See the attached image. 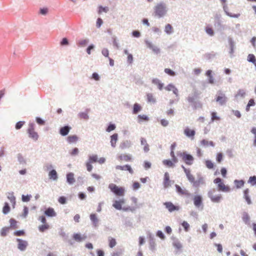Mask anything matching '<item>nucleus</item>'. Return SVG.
Here are the masks:
<instances>
[{
    "mask_svg": "<svg viewBox=\"0 0 256 256\" xmlns=\"http://www.w3.org/2000/svg\"><path fill=\"white\" fill-rule=\"evenodd\" d=\"M124 204V199L121 198L119 200H116L113 202V204L112 206L117 210H122L125 212H133L134 210L136 208L132 207V206H126L122 208V206Z\"/></svg>",
    "mask_w": 256,
    "mask_h": 256,
    "instance_id": "nucleus-1",
    "label": "nucleus"
},
{
    "mask_svg": "<svg viewBox=\"0 0 256 256\" xmlns=\"http://www.w3.org/2000/svg\"><path fill=\"white\" fill-rule=\"evenodd\" d=\"M178 156L181 158L182 160L185 163V164L190 166L192 164L194 158L192 156L187 154L185 152H178Z\"/></svg>",
    "mask_w": 256,
    "mask_h": 256,
    "instance_id": "nucleus-2",
    "label": "nucleus"
},
{
    "mask_svg": "<svg viewBox=\"0 0 256 256\" xmlns=\"http://www.w3.org/2000/svg\"><path fill=\"white\" fill-rule=\"evenodd\" d=\"M154 10L156 16H163L168 10L166 4L163 2H160L156 6Z\"/></svg>",
    "mask_w": 256,
    "mask_h": 256,
    "instance_id": "nucleus-3",
    "label": "nucleus"
},
{
    "mask_svg": "<svg viewBox=\"0 0 256 256\" xmlns=\"http://www.w3.org/2000/svg\"><path fill=\"white\" fill-rule=\"evenodd\" d=\"M108 187L110 192L117 196H122L124 195V188L122 186H118L114 184H110Z\"/></svg>",
    "mask_w": 256,
    "mask_h": 256,
    "instance_id": "nucleus-4",
    "label": "nucleus"
},
{
    "mask_svg": "<svg viewBox=\"0 0 256 256\" xmlns=\"http://www.w3.org/2000/svg\"><path fill=\"white\" fill-rule=\"evenodd\" d=\"M214 184H217V190L219 192H228L230 190V187L224 184L222 179L219 178L214 180Z\"/></svg>",
    "mask_w": 256,
    "mask_h": 256,
    "instance_id": "nucleus-5",
    "label": "nucleus"
},
{
    "mask_svg": "<svg viewBox=\"0 0 256 256\" xmlns=\"http://www.w3.org/2000/svg\"><path fill=\"white\" fill-rule=\"evenodd\" d=\"M208 197L210 199L211 202L214 203H218L222 200L221 194H215L214 190H210L208 192Z\"/></svg>",
    "mask_w": 256,
    "mask_h": 256,
    "instance_id": "nucleus-6",
    "label": "nucleus"
},
{
    "mask_svg": "<svg viewBox=\"0 0 256 256\" xmlns=\"http://www.w3.org/2000/svg\"><path fill=\"white\" fill-rule=\"evenodd\" d=\"M164 206L169 212H172L174 211H178L180 210V206L173 204L170 202H164Z\"/></svg>",
    "mask_w": 256,
    "mask_h": 256,
    "instance_id": "nucleus-7",
    "label": "nucleus"
},
{
    "mask_svg": "<svg viewBox=\"0 0 256 256\" xmlns=\"http://www.w3.org/2000/svg\"><path fill=\"white\" fill-rule=\"evenodd\" d=\"M28 133L29 138H30L32 140L36 141L38 138V134L34 130V128L32 126H30L28 130Z\"/></svg>",
    "mask_w": 256,
    "mask_h": 256,
    "instance_id": "nucleus-8",
    "label": "nucleus"
},
{
    "mask_svg": "<svg viewBox=\"0 0 256 256\" xmlns=\"http://www.w3.org/2000/svg\"><path fill=\"white\" fill-rule=\"evenodd\" d=\"M72 238L77 242H82L86 239V236L82 235L80 234H74L72 236Z\"/></svg>",
    "mask_w": 256,
    "mask_h": 256,
    "instance_id": "nucleus-9",
    "label": "nucleus"
},
{
    "mask_svg": "<svg viewBox=\"0 0 256 256\" xmlns=\"http://www.w3.org/2000/svg\"><path fill=\"white\" fill-rule=\"evenodd\" d=\"M171 183L170 180V176L167 172H164V181H163V186H164V188L170 186Z\"/></svg>",
    "mask_w": 256,
    "mask_h": 256,
    "instance_id": "nucleus-10",
    "label": "nucleus"
},
{
    "mask_svg": "<svg viewBox=\"0 0 256 256\" xmlns=\"http://www.w3.org/2000/svg\"><path fill=\"white\" fill-rule=\"evenodd\" d=\"M184 134L193 140V138H194V136H195V131L186 127V128L184 129Z\"/></svg>",
    "mask_w": 256,
    "mask_h": 256,
    "instance_id": "nucleus-11",
    "label": "nucleus"
},
{
    "mask_svg": "<svg viewBox=\"0 0 256 256\" xmlns=\"http://www.w3.org/2000/svg\"><path fill=\"white\" fill-rule=\"evenodd\" d=\"M176 192L179 194L181 196H189V192L185 189L182 188L180 186H178V184H176Z\"/></svg>",
    "mask_w": 256,
    "mask_h": 256,
    "instance_id": "nucleus-12",
    "label": "nucleus"
},
{
    "mask_svg": "<svg viewBox=\"0 0 256 256\" xmlns=\"http://www.w3.org/2000/svg\"><path fill=\"white\" fill-rule=\"evenodd\" d=\"M16 240H18V249L20 250L21 251H24L26 250L27 246V242L20 239H18Z\"/></svg>",
    "mask_w": 256,
    "mask_h": 256,
    "instance_id": "nucleus-13",
    "label": "nucleus"
},
{
    "mask_svg": "<svg viewBox=\"0 0 256 256\" xmlns=\"http://www.w3.org/2000/svg\"><path fill=\"white\" fill-rule=\"evenodd\" d=\"M177 162H174L172 159V160H164L162 161V164H163L164 166H167V168H174V164Z\"/></svg>",
    "mask_w": 256,
    "mask_h": 256,
    "instance_id": "nucleus-14",
    "label": "nucleus"
},
{
    "mask_svg": "<svg viewBox=\"0 0 256 256\" xmlns=\"http://www.w3.org/2000/svg\"><path fill=\"white\" fill-rule=\"evenodd\" d=\"M116 170H128V171L129 173L132 174H133V170H132V168H130V166L128 165H126L124 166H116Z\"/></svg>",
    "mask_w": 256,
    "mask_h": 256,
    "instance_id": "nucleus-15",
    "label": "nucleus"
},
{
    "mask_svg": "<svg viewBox=\"0 0 256 256\" xmlns=\"http://www.w3.org/2000/svg\"><path fill=\"white\" fill-rule=\"evenodd\" d=\"M164 89L167 91H172L174 94L176 96H178V90L172 84L167 85L166 87L164 88Z\"/></svg>",
    "mask_w": 256,
    "mask_h": 256,
    "instance_id": "nucleus-16",
    "label": "nucleus"
},
{
    "mask_svg": "<svg viewBox=\"0 0 256 256\" xmlns=\"http://www.w3.org/2000/svg\"><path fill=\"white\" fill-rule=\"evenodd\" d=\"M194 204L195 206L199 208L202 205V196L196 195L194 198Z\"/></svg>",
    "mask_w": 256,
    "mask_h": 256,
    "instance_id": "nucleus-17",
    "label": "nucleus"
},
{
    "mask_svg": "<svg viewBox=\"0 0 256 256\" xmlns=\"http://www.w3.org/2000/svg\"><path fill=\"white\" fill-rule=\"evenodd\" d=\"M70 130V127L68 126H64L60 129V134L62 136H65L68 134V132Z\"/></svg>",
    "mask_w": 256,
    "mask_h": 256,
    "instance_id": "nucleus-18",
    "label": "nucleus"
},
{
    "mask_svg": "<svg viewBox=\"0 0 256 256\" xmlns=\"http://www.w3.org/2000/svg\"><path fill=\"white\" fill-rule=\"evenodd\" d=\"M44 214L48 216L54 217L56 216V213L54 212V210L52 208H48V209L44 211Z\"/></svg>",
    "mask_w": 256,
    "mask_h": 256,
    "instance_id": "nucleus-19",
    "label": "nucleus"
},
{
    "mask_svg": "<svg viewBox=\"0 0 256 256\" xmlns=\"http://www.w3.org/2000/svg\"><path fill=\"white\" fill-rule=\"evenodd\" d=\"M118 140V134H112L110 136V145H112V148H115L116 145V142H117Z\"/></svg>",
    "mask_w": 256,
    "mask_h": 256,
    "instance_id": "nucleus-20",
    "label": "nucleus"
},
{
    "mask_svg": "<svg viewBox=\"0 0 256 256\" xmlns=\"http://www.w3.org/2000/svg\"><path fill=\"white\" fill-rule=\"evenodd\" d=\"M216 100L217 102H218L220 104L223 105L226 104V97L224 95L222 94V96H217Z\"/></svg>",
    "mask_w": 256,
    "mask_h": 256,
    "instance_id": "nucleus-21",
    "label": "nucleus"
},
{
    "mask_svg": "<svg viewBox=\"0 0 256 256\" xmlns=\"http://www.w3.org/2000/svg\"><path fill=\"white\" fill-rule=\"evenodd\" d=\"M90 220H91V222H93L94 226H98V218H96V215L95 214H90Z\"/></svg>",
    "mask_w": 256,
    "mask_h": 256,
    "instance_id": "nucleus-22",
    "label": "nucleus"
},
{
    "mask_svg": "<svg viewBox=\"0 0 256 256\" xmlns=\"http://www.w3.org/2000/svg\"><path fill=\"white\" fill-rule=\"evenodd\" d=\"M48 178H50V180H56L58 178L56 170H51L50 172H48Z\"/></svg>",
    "mask_w": 256,
    "mask_h": 256,
    "instance_id": "nucleus-23",
    "label": "nucleus"
},
{
    "mask_svg": "<svg viewBox=\"0 0 256 256\" xmlns=\"http://www.w3.org/2000/svg\"><path fill=\"white\" fill-rule=\"evenodd\" d=\"M152 83H153L154 84L157 86V87H158V88H159L160 90H162V86H164V84L160 82V80L158 79H153V80H152Z\"/></svg>",
    "mask_w": 256,
    "mask_h": 256,
    "instance_id": "nucleus-24",
    "label": "nucleus"
},
{
    "mask_svg": "<svg viewBox=\"0 0 256 256\" xmlns=\"http://www.w3.org/2000/svg\"><path fill=\"white\" fill-rule=\"evenodd\" d=\"M66 181L68 184H73L74 182V174L72 173H68L66 175Z\"/></svg>",
    "mask_w": 256,
    "mask_h": 256,
    "instance_id": "nucleus-25",
    "label": "nucleus"
},
{
    "mask_svg": "<svg viewBox=\"0 0 256 256\" xmlns=\"http://www.w3.org/2000/svg\"><path fill=\"white\" fill-rule=\"evenodd\" d=\"M249 194V190L248 188L244 190V199L246 200V202H247L248 204H250V197L249 196V195L248 194Z\"/></svg>",
    "mask_w": 256,
    "mask_h": 256,
    "instance_id": "nucleus-26",
    "label": "nucleus"
},
{
    "mask_svg": "<svg viewBox=\"0 0 256 256\" xmlns=\"http://www.w3.org/2000/svg\"><path fill=\"white\" fill-rule=\"evenodd\" d=\"M78 140V138L76 135H72L68 137V142L70 144L76 142Z\"/></svg>",
    "mask_w": 256,
    "mask_h": 256,
    "instance_id": "nucleus-27",
    "label": "nucleus"
},
{
    "mask_svg": "<svg viewBox=\"0 0 256 256\" xmlns=\"http://www.w3.org/2000/svg\"><path fill=\"white\" fill-rule=\"evenodd\" d=\"M49 229L48 224H43L38 226V230L41 232H44Z\"/></svg>",
    "mask_w": 256,
    "mask_h": 256,
    "instance_id": "nucleus-28",
    "label": "nucleus"
},
{
    "mask_svg": "<svg viewBox=\"0 0 256 256\" xmlns=\"http://www.w3.org/2000/svg\"><path fill=\"white\" fill-rule=\"evenodd\" d=\"M119 160L121 161L129 162L130 160V156L127 154H122L119 156Z\"/></svg>",
    "mask_w": 256,
    "mask_h": 256,
    "instance_id": "nucleus-29",
    "label": "nucleus"
},
{
    "mask_svg": "<svg viewBox=\"0 0 256 256\" xmlns=\"http://www.w3.org/2000/svg\"><path fill=\"white\" fill-rule=\"evenodd\" d=\"M234 184L236 186V188H240L244 186V181L243 180H235Z\"/></svg>",
    "mask_w": 256,
    "mask_h": 256,
    "instance_id": "nucleus-30",
    "label": "nucleus"
},
{
    "mask_svg": "<svg viewBox=\"0 0 256 256\" xmlns=\"http://www.w3.org/2000/svg\"><path fill=\"white\" fill-rule=\"evenodd\" d=\"M248 61L254 64L255 66H256V62L255 56L252 54H250L248 56Z\"/></svg>",
    "mask_w": 256,
    "mask_h": 256,
    "instance_id": "nucleus-31",
    "label": "nucleus"
},
{
    "mask_svg": "<svg viewBox=\"0 0 256 256\" xmlns=\"http://www.w3.org/2000/svg\"><path fill=\"white\" fill-rule=\"evenodd\" d=\"M88 40L87 39H84L78 41L76 44L78 47H84L88 44Z\"/></svg>",
    "mask_w": 256,
    "mask_h": 256,
    "instance_id": "nucleus-32",
    "label": "nucleus"
},
{
    "mask_svg": "<svg viewBox=\"0 0 256 256\" xmlns=\"http://www.w3.org/2000/svg\"><path fill=\"white\" fill-rule=\"evenodd\" d=\"M147 46H148V48L152 50L156 54H158V52H160V49L157 47L154 46L152 44L148 42L147 43Z\"/></svg>",
    "mask_w": 256,
    "mask_h": 256,
    "instance_id": "nucleus-33",
    "label": "nucleus"
},
{
    "mask_svg": "<svg viewBox=\"0 0 256 256\" xmlns=\"http://www.w3.org/2000/svg\"><path fill=\"white\" fill-rule=\"evenodd\" d=\"M98 161V156L96 155H93L90 156L88 158V161L87 163H94Z\"/></svg>",
    "mask_w": 256,
    "mask_h": 256,
    "instance_id": "nucleus-34",
    "label": "nucleus"
},
{
    "mask_svg": "<svg viewBox=\"0 0 256 256\" xmlns=\"http://www.w3.org/2000/svg\"><path fill=\"white\" fill-rule=\"evenodd\" d=\"M10 227H4L2 228V230H0V234H2V236H5L7 235V234L10 231Z\"/></svg>",
    "mask_w": 256,
    "mask_h": 256,
    "instance_id": "nucleus-35",
    "label": "nucleus"
},
{
    "mask_svg": "<svg viewBox=\"0 0 256 256\" xmlns=\"http://www.w3.org/2000/svg\"><path fill=\"white\" fill-rule=\"evenodd\" d=\"M108 240H109V246L110 248H112L114 247L116 245V239L112 238L109 237V238H108Z\"/></svg>",
    "mask_w": 256,
    "mask_h": 256,
    "instance_id": "nucleus-36",
    "label": "nucleus"
},
{
    "mask_svg": "<svg viewBox=\"0 0 256 256\" xmlns=\"http://www.w3.org/2000/svg\"><path fill=\"white\" fill-rule=\"evenodd\" d=\"M78 117L80 119H83L84 120H88V112H82L78 114Z\"/></svg>",
    "mask_w": 256,
    "mask_h": 256,
    "instance_id": "nucleus-37",
    "label": "nucleus"
},
{
    "mask_svg": "<svg viewBox=\"0 0 256 256\" xmlns=\"http://www.w3.org/2000/svg\"><path fill=\"white\" fill-rule=\"evenodd\" d=\"M141 108H142L139 104H135L134 105V112H134V114H136L140 110Z\"/></svg>",
    "mask_w": 256,
    "mask_h": 256,
    "instance_id": "nucleus-38",
    "label": "nucleus"
},
{
    "mask_svg": "<svg viewBox=\"0 0 256 256\" xmlns=\"http://www.w3.org/2000/svg\"><path fill=\"white\" fill-rule=\"evenodd\" d=\"M9 222H10V227L9 228H12L13 229H16L17 228V226H16L17 222H16L15 220L10 218V220H9Z\"/></svg>",
    "mask_w": 256,
    "mask_h": 256,
    "instance_id": "nucleus-39",
    "label": "nucleus"
},
{
    "mask_svg": "<svg viewBox=\"0 0 256 256\" xmlns=\"http://www.w3.org/2000/svg\"><path fill=\"white\" fill-rule=\"evenodd\" d=\"M2 212H3V214H6L10 212V206L8 203H4V207H3V210H2Z\"/></svg>",
    "mask_w": 256,
    "mask_h": 256,
    "instance_id": "nucleus-40",
    "label": "nucleus"
},
{
    "mask_svg": "<svg viewBox=\"0 0 256 256\" xmlns=\"http://www.w3.org/2000/svg\"><path fill=\"white\" fill-rule=\"evenodd\" d=\"M248 182L252 184V186H254L256 184V177L255 176H250V178H248Z\"/></svg>",
    "mask_w": 256,
    "mask_h": 256,
    "instance_id": "nucleus-41",
    "label": "nucleus"
},
{
    "mask_svg": "<svg viewBox=\"0 0 256 256\" xmlns=\"http://www.w3.org/2000/svg\"><path fill=\"white\" fill-rule=\"evenodd\" d=\"M220 120V117L217 116V113L216 112H211V120L214 122V120Z\"/></svg>",
    "mask_w": 256,
    "mask_h": 256,
    "instance_id": "nucleus-42",
    "label": "nucleus"
},
{
    "mask_svg": "<svg viewBox=\"0 0 256 256\" xmlns=\"http://www.w3.org/2000/svg\"><path fill=\"white\" fill-rule=\"evenodd\" d=\"M254 104L255 102H254V100H253V99H250V101H248V103L247 106H246V111H249L250 107L254 106Z\"/></svg>",
    "mask_w": 256,
    "mask_h": 256,
    "instance_id": "nucleus-43",
    "label": "nucleus"
},
{
    "mask_svg": "<svg viewBox=\"0 0 256 256\" xmlns=\"http://www.w3.org/2000/svg\"><path fill=\"white\" fill-rule=\"evenodd\" d=\"M201 144L203 145L204 146H214V143L212 142H208L206 140H203L202 141H201Z\"/></svg>",
    "mask_w": 256,
    "mask_h": 256,
    "instance_id": "nucleus-44",
    "label": "nucleus"
},
{
    "mask_svg": "<svg viewBox=\"0 0 256 256\" xmlns=\"http://www.w3.org/2000/svg\"><path fill=\"white\" fill-rule=\"evenodd\" d=\"M164 32H166L167 34H170L172 32V26L170 24H166V27H164Z\"/></svg>",
    "mask_w": 256,
    "mask_h": 256,
    "instance_id": "nucleus-45",
    "label": "nucleus"
},
{
    "mask_svg": "<svg viewBox=\"0 0 256 256\" xmlns=\"http://www.w3.org/2000/svg\"><path fill=\"white\" fill-rule=\"evenodd\" d=\"M164 73L166 74H168L171 76H174L176 75V73H174V72L172 70H171L170 68H166L164 69Z\"/></svg>",
    "mask_w": 256,
    "mask_h": 256,
    "instance_id": "nucleus-46",
    "label": "nucleus"
},
{
    "mask_svg": "<svg viewBox=\"0 0 256 256\" xmlns=\"http://www.w3.org/2000/svg\"><path fill=\"white\" fill-rule=\"evenodd\" d=\"M108 6H104V7H103L102 6H100L98 7V14H101L102 12H107L108 11Z\"/></svg>",
    "mask_w": 256,
    "mask_h": 256,
    "instance_id": "nucleus-47",
    "label": "nucleus"
},
{
    "mask_svg": "<svg viewBox=\"0 0 256 256\" xmlns=\"http://www.w3.org/2000/svg\"><path fill=\"white\" fill-rule=\"evenodd\" d=\"M147 100H148V102H155V99H154V96L150 94H147Z\"/></svg>",
    "mask_w": 256,
    "mask_h": 256,
    "instance_id": "nucleus-48",
    "label": "nucleus"
},
{
    "mask_svg": "<svg viewBox=\"0 0 256 256\" xmlns=\"http://www.w3.org/2000/svg\"><path fill=\"white\" fill-rule=\"evenodd\" d=\"M124 52H125V54L128 55V62L131 64L132 63V61L133 60V57H132V55L131 54H128L127 50H124Z\"/></svg>",
    "mask_w": 256,
    "mask_h": 256,
    "instance_id": "nucleus-49",
    "label": "nucleus"
},
{
    "mask_svg": "<svg viewBox=\"0 0 256 256\" xmlns=\"http://www.w3.org/2000/svg\"><path fill=\"white\" fill-rule=\"evenodd\" d=\"M206 32L207 34L210 36H214V31L212 30V29L209 26H207L206 28Z\"/></svg>",
    "mask_w": 256,
    "mask_h": 256,
    "instance_id": "nucleus-50",
    "label": "nucleus"
},
{
    "mask_svg": "<svg viewBox=\"0 0 256 256\" xmlns=\"http://www.w3.org/2000/svg\"><path fill=\"white\" fill-rule=\"evenodd\" d=\"M245 94H246V92H244V90H238V94H236V98H238V97L242 98L244 96Z\"/></svg>",
    "mask_w": 256,
    "mask_h": 256,
    "instance_id": "nucleus-51",
    "label": "nucleus"
},
{
    "mask_svg": "<svg viewBox=\"0 0 256 256\" xmlns=\"http://www.w3.org/2000/svg\"><path fill=\"white\" fill-rule=\"evenodd\" d=\"M206 166L209 169H212L214 168V164L210 160H206Z\"/></svg>",
    "mask_w": 256,
    "mask_h": 256,
    "instance_id": "nucleus-52",
    "label": "nucleus"
},
{
    "mask_svg": "<svg viewBox=\"0 0 256 256\" xmlns=\"http://www.w3.org/2000/svg\"><path fill=\"white\" fill-rule=\"evenodd\" d=\"M182 226L184 227V230L186 232H188L189 230V224L186 221H184V222L182 223Z\"/></svg>",
    "mask_w": 256,
    "mask_h": 256,
    "instance_id": "nucleus-53",
    "label": "nucleus"
},
{
    "mask_svg": "<svg viewBox=\"0 0 256 256\" xmlns=\"http://www.w3.org/2000/svg\"><path fill=\"white\" fill-rule=\"evenodd\" d=\"M173 246L178 250H180L182 248V244L178 242H174V243H173Z\"/></svg>",
    "mask_w": 256,
    "mask_h": 256,
    "instance_id": "nucleus-54",
    "label": "nucleus"
},
{
    "mask_svg": "<svg viewBox=\"0 0 256 256\" xmlns=\"http://www.w3.org/2000/svg\"><path fill=\"white\" fill-rule=\"evenodd\" d=\"M116 128V126L114 124H110L108 127H107V128H106V132H110V131H112L114 130Z\"/></svg>",
    "mask_w": 256,
    "mask_h": 256,
    "instance_id": "nucleus-55",
    "label": "nucleus"
},
{
    "mask_svg": "<svg viewBox=\"0 0 256 256\" xmlns=\"http://www.w3.org/2000/svg\"><path fill=\"white\" fill-rule=\"evenodd\" d=\"M170 157H172V159L174 162H178V159L176 158V155H174V150H170Z\"/></svg>",
    "mask_w": 256,
    "mask_h": 256,
    "instance_id": "nucleus-56",
    "label": "nucleus"
},
{
    "mask_svg": "<svg viewBox=\"0 0 256 256\" xmlns=\"http://www.w3.org/2000/svg\"><path fill=\"white\" fill-rule=\"evenodd\" d=\"M24 124V122H18V123L16 124V129L18 130Z\"/></svg>",
    "mask_w": 256,
    "mask_h": 256,
    "instance_id": "nucleus-57",
    "label": "nucleus"
},
{
    "mask_svg": "<svg viewBox=\"0 0 256 256\" xmlns=\"http://www.w3.org/2000/svg\"><path fill=\"white\" fill-rule=\"evenodd\" d=\"M22 200L24 202H28L30 200V196L28 195H22Z\"/></svg>",
    "mask_w": 256,
    "mask_h": 256,
    "instance_id": "nucleus-58",
    "label": "nucleus"
},
{
    "mask_svg": "<svg viewBox=\"0 0 256 256\" xmlns=\"http://www.w3.org/2000/svg\"><path fill=\"white\" fill-rule=\"evenodd\" d=\"M144 166L145 169L148 170L151 168V163L148 161H145L144 164Z\"/></svg>",
    "mask_w": 256,
    "mask_h": 256,
    "instance_id": "nucleus-59",
    "label": "nucleus"
},
{
    "mask_svg": "<svg viewBox=\"0 0 256 256\" xmlns=\"http://www.w3.org/2000/svg\"><path fill=\"white\" fill-rule=\"evenodd\" d=\"M222 153H218V154H217V156H216L217 162H218L219 163L221 161H222Z\"/></svg>",
    "mask_w": 256,
    "mask_h": 256,
    "instance_id": "nucleus-60",
    "label": "nucleus"
},
{
    "mask_svg": "<svg viewBox=\"0 0 256 256\" xmlns=\"http://www.w3.org/2000/svg\"><path fill=\"white\" fill-rule=\"evenodd\" d=\"M48 9L46 8H44L40 9V13L42 15H45L47 14Z\"/></svg>",
    "mask_w": 256,
    "mask_h": 256,
    "instance_id": "nucleus-61",
    "label": "nucleus"
},
{
    "mask_svg": "<svg viewBox=\"0 0 256 256\" xmlns=\"http://www.w3.org/2000/svg\"><path fill=\"white\" fill-rule=\"evenodd\" d=\"M14 235L16 236H22L24 235V231L23 230H17L14 232Z\"/></svg>",
    "mask_w": 256,
    "mask_h": 256,
    "instance_id": "nucleus-62",
    "label": "nucleus"
},
{
    "mask_svg": "<svg viewBox=\"0 0 256 256\" xmlns=\"http://www.w3.org/2000/svg\"><path fill=\"white\" fill-rule=\"evenodd\" d=\"M227 173V170H226V168H222L220 169V174H222V177L225 178L226 177V174Z\"/></svg>",
    "mask_w": 256,
    "mask_h": 256,
    "instance_id": "nucleus-63",
    "label": "nucleus"
},
{
    "mask_svg": "<svg viewBox=\"0 0 256 256\" xmlns=\"http://www.w3.org/2000/svg\"><path fill=\"white\" fill-rule=\"evenodd\" d=\"M102 54H103L104 57H108V50L106 48H103V50H102Z\"/></svg>",
    "mask_w": 256,
    "mask_h": 256,
    "instance_id": "nucleus-64",
    "label": "nucleus"
}]
</instances>
